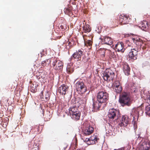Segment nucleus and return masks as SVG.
<instances>
[{
  "mask_svg": "<svg viewBox=\"0 0 150 150\" xmlns=\"http://www.w3.org/2000/svg\"><path fill=\"white\" fill-rule=\"evenodd\" d=\"M129 41L132 42V44L129 45V46L132 47V48L128 54L129 57L134 60H136L138 55V47L141 46L143 43L142 40L138 37L132 38Z\"/></svg>",
  "mask_w": 150,
  "mask_h": 150,
  "instance_id": "obj_1",
  "label": "nucleus"
},
{
  "mask_svg": "<svg viewBox=\"0 0 150 150\" xmlns=\"http://www.w3.org/2000/svg\"><path fill=\"white\" fill-rule=\"evenodd\" d=\"M108 94L105 91H99L97 94V99L98 103L93 102L92 105L93 109L95 110L99 109L102 103L106 102L108 99Z\"/></svg>",
  "mask_w": 150,
  "mask_h": 150,
  "instance_id": "obj_2",
  "label": "nucleus"
},
{
  "mask_svg": "<svg viewBox=\"0 0 150 150\" xmlns=\"http://www.w3.org/2000/svg\"><path fill=\"white\" fill-rule=\"evenodd\" d=\"M69 110L70 116L72 119L75 120L79 119L81 112L76 106L70 107Z\"/></svg>",
  "mask_w": 150,
  "mask_h": 150,
  "instance_id": "obj_3",
  "label": "nucleus"
},
{
  "mask_svg": "<svg viewBox=\"0 0 150 150\" xmlns=\"http://www.w3.org/2000/svg\"><path fill=\"white\" fill-rule=\"evenodd\" d=\"M119 102L122 106H129L131 104L129 95L127 93L125 92L123 93L120 95Z\"/></svg>",
  "mask_w": 150,
  "mask_h": 150,
  "instance_id": "obj_4",
  "label": "nucleus"
},
{
  "mask_svg": "<svg viewBox=\"0 0 150 150\" xmlns=\"http://www.w3.org/2000/svg\"><path fill=\"white\" fill-rule=\"evenodd\" d=\"M115 76L114 72L111 69H108L103 73L102 77L105 81H113Z\"/></svg>",
  "mask_w": 150,
  "mask_h": 150,
  "instance_id": "obj_5",
  "label": "nucleus"
},
{
  "mask_svg": "<svg viewBox=\"0 0 150 150\" xmlns=\"http://www.w3.org/2000/svg\"><path fill=\"white\" fill-rule=\"evenodd\" d=\"M75 88L79 93H83L86 91V88L82 82L78 81L75 84Z\"/></svg>",
  "mask_w": 150,
  "mask_h": 150,
  "instance_id": "obj_6",
  "label": "nucleus"
},
{
  "mask_svg": "<svg viewBox=\"0 0 150 150\" xmlns=\"http://www.w3.org/2000/svg\"><path fill=\"white\" fill-rule=\"evenodd\" d=\"M52 67L55 70L62 71V70L63 63L61 61L55 59L52 63Z\"/></svg>",
  "mask_w": 150,
  "mask_h": 150,
  "instance_id": "obj_7",
  "label": "nucleus"
},
{
  "mask_svg": "<svg viewBox=\"0 0 150 150\" xmlns=\"http://www.w3.org/2000/svg\"><path fill=\"white\" fill-rule=\"evenodd\" d=\"M130 18L128 15L122 14L119 16V22L121 25L128 23Z\"/></svg>",
  "mask_w": 150,
  "mask_h": 150,
  "instance_id": "obj_8",
  "label": "nucleus"
},
{
  "mask_svg": "<svg viewBox=\"0 0 150 150\" xmlns=\"http://www.w3.org/2000/svg\"><path fill=\"white\" fill-rule=\"evenodd\" d=\"M83 49L78 50H76L71 56V59L73 58L77 59V61H80L81 59V57L83 54Z\"/></svg>",
  "mask_w": 150,
  "mask_h": 150,
  "instance_id": "obj_9",
  "label": "nucleus"
},
{
  "mask_svg": "<svg viewBox=\"0 0 150 150\" xmlns=\"http://www.w3.org/2000/svg\"><path fill=\"white\" fill-rule=\"evenodd\" d=\"M150 148V142L147 140L144 141L139 146L140 150H149Z\"/></svg>",
  "mask_w": 150,
  "mask_h": 150,
  "instance_id": "obj_10",
  "label": "nucleus"
},
{
  "mask_svg": "<svg viewBox=\"0 0 150 150\" xmlns=\"http://www.w3.org/2000/svg\"><path fill=\"white\" fill-rule=\"evenodd\" d=\"M114 91L117 93H120L122 90V88L120 85V83L119 81H115L113 86Z\"/></svg>",
  "mask_w": 150,
  "mask_h": 150,
  "instance_id": "obj_11",
  "label": "nucleus"
},
{
  "mask_svg": "<svg viewBox=\"0 0 150 150\" xmlns=\"http://www.w3.org/2000/svg\"><path fill=\"white\" fill-rule=\"evenodd\" d=\"M129 123L128 117L127 116H123L120 120L119 125L121 127L126 126Z\"/></svg>",
  "mask_w": 150,
  "mask_h": 150,
  "instance_id": "obj_12",
  "label": "nucleus"
},
{
  "mask_svg": "<svg viewBox=\"0 0 150 150\" xmlns=\"http://www.w3.org/2000/svg\"><path fill=\"white\" fill-rule=\"evenodd\" d=\"M115 48L116 51L119 52H120L122 53L124 52L125 49L124 48V45L122 42H119L115 45Z\"/></svg>",
  "mask_w": 150,
  "mask_h": 150,
  "instance_id": "obj_13",
  "label": "nucleus"
},
{
  "mask_svg": "<svg viewBox=\"0 0 150 150\" xmlns=\"http://www.w3.org/2000/svg\"><path fill=\"white\" fill-rule=\"evenodd\" d=\"M117 111L114 109H111L109 110L108 116L110 119H113L116 116Z\"/></svg>",
  "mask_w": 150,
  "mask_h": 150,
  "instance_id": "obj_14",
  "label": "nucleus"
},
{
  "mask_svg": "<svg viewBox=\"0 0 150 150\" xmlns=\"http://www.w3.org/2000/svg\"><path fill=\"white\" fill-rule=\"evenodd\" d=\"M102 42L104 44L111 45L113 43L112 40L110 37L108 36L104 37L103 38H101Z\"/></svg>",
  "mask_w": 150,
  "mask_h": 150,
  "instance_id": "obj_15",
  "label": "nucleus"
},
{
  "mask_svg": "<svg viewBox=\"0 0 150 150\" xmlns=\"http://www.w3.org/2000/svg\"><path fill=\"white\" fill-rule=\"evenodd\" d=\"M122 68L123 72L125 75L128 76L130 74V68L127 63H123Z\"/></svg>",
  "mask_w": 150,
  "mask_h": 150,
  "instance_id": "obj_16",
  "label": "nucleus"
},
{
  "mask_svg": "<svg viewBox=\"0 0 150 150\" xmlns=\"http://www.w3.org/2000/svg\"><path fill=\"white\" fill-rule=\"evenodd\" d=\"M68 87L67 85H63L61 86L58 88V92L61 94L65 95L67 91Z\"/></svg>",
  "mask_w": 150,
  "mask_h": 150,
  "instance_id": "obj_17",
  "label": "nucleus"
},
{
  "mask_svg": "<svg viewBox=\"0 0 150 150\" xmlns=\"http://www.w3.org/2000/svg\"><path fill=\"white\" fill-rule=\"evenodd\" d=\"M39 144L38 143V141L37 140L34 141L33 143H32V144H29L28 147L32 149H35L34 150H40L39 148Z\"/></svg>",
  "mask_w": 150,
  "mask_h": 150,
  "instance_id": "obj_18",
  "label": "nucleus"
},
{
  "mask_svg": "<svg viewBox=\"0 0 150 150\" xmlns=\"http://www.w3.org/2000/svg\"><path fill=\"white\" fill-rule=\"evenodd\" d=\"M94 130V129L93 127L89 126L87 127L83 131V132L85 135H89L92 133Z\"/></svg>",
  "mask_w": 150,
  "mask_h": 150,
  "instance_id": "obj_19",
  "label": "nucleus"
},
{
  "mask_svg": "<svg viewBox=\"0 0 150 150\" xmlns=\"http://www.w3.org/2000/svg\"><path fill=\"white\" fill-rule=\"evenodd\" d=\"M74 71V67L71 64H68L67 67L66 71L69 74H72Z\"/></svg>",
  "mask_w": 150,
  "mask_h": 150,
  "instance_id": "obj_20",
  "label": "nucleus"
},
{
  "mask_svg": "<svg viewBox=\"0 0 150 150\" xmlns=\"http://www.w3.org/2000/svg\"><path fill=\"white\" fill-rule=\"evenodd\" d=\"M42 95L40 96L42 100L45 101H46L49 100L50 99V96L48 92H46L45 94H43V92H41Z\"/></svg>",
  "mask_w": 150,
  "mask_h": 150,
  "instance_id": "obj_21",
  "label": "nucleus"
},
{
  "mask_svg": "<svg viewBox=\"0 0 150 150\" xmlns=\"http://www.w3.org/2000/svg\"><path fill=\"white\" fill-rule=\"evenodd\" d=\"M38 86V85L35 82H33V83L31 84L30 86V89L31 92L33 93H35L37 91V87Z\"/></svg>",
  "mask_w": 150,
  "mask_h": 150,
  "instance_id": "obj_22",
  "label": "nucleus"
},
{
  "mask_svg": "<svg viewBox=\"0 0 150 150\" xmlns=\"http://www.w3.org/2000/svg\"><path fill=\"white\" fill-rule=\"evenodd\" d=\"M91 30L90 26L88 24H85L83 27V31L84 33H89Z\"/></svg>",
  "mask_w": 150,
  "mask_h": 150,
  "instance_id": "obj_23",
  "label": "nucleus"
},
{
  "mask_svg": "<svg viewBox=\"0 0 150 150\" xmlns=\"http://www.w3.org/2000/svg\"><path fill=\"white\" fill-rule=\"evenodd\" d=\"M51 60L50 59H48L42 61L41 65L43 67H48L49 64H50Z\"/></svg>",
  "mask_w": 150,
  "mask_h": 150,
  "instance_id": "obj_24",
  "label": "nucleus"
},
{
  "mask_svg": "<svg viewBox=\"0 0 150 150\" xmlns=\"http://www.w3.org/2000/svg\"><path fill=\"white\" fill-rule=\"evenodd\" d=\"M149 25V23L146 21H144L142 22L140 26L141 27L142 29L144 30L145 29L147 28Z\"/></svg>",
  "mask_w": 150,
  "mask_h": 150,
  "instance_id": "obj_25",
  "label": "nucleus"
},
{
  "mask_svg": "<svg viewBox=\"0 0 150 150\" xmlns=\"http://www.w3.org/2000/svg\"><path fill=\"white\" fill-rule=\"evenodd\" d=\"M150 105V96L149 95L147 96L146 98L145 99V103H142L141 106H143L144 105L146 106V105Z\"/></svg>",
  "mask_w": 150,
  "mask_h": 150,
  "instance_id": "obj_26",
  "label": "nucleus"
},
{
  "mask_svg": "<svg viewBox=\"0 0 150 150\" xmlns=\"http://www.w3.org/2000/svg\"><path fill=\"white\" fill-rule=\"evenodd\" d=\"M108 50L109 53V57L110 59H111L115 57L116 56L114 52H113L109 50Z\"/></svg>",
  "mask_w": 150,
  "mask_h": 150,
  "instance_id": "obj_27",
  "label": "nucleus"
},
{
  "mask_svg": "<svg viewBox=\"0 0 150 150\" xmlns=\"http://www.w3.org/2000/svg\"><path fill=\"white\" fill-rule=\"evenodd\" d=\"M145 111L146 114L148 115H150V105H146Z\"/></svg>",
  "mask_w": 150,
  "mask_h": 150,
  "instance_id": "obj_28",
  "label": "nucleus"
},
{
  "mask_svg": "<svg viewBox=\"0 0 150 150\" xmlns=\"http://www.w3.org/2000/svg\"><path fill=\"white\" fill-rule=\"evenodd\" d=\"M67 28L66 24L63 23L60 26V28H61L62 30L67 29Z\"/></svg>",
  "mask_w": 150,
  "mask_h": 150,
  "instance_id": "obj_29",
  "label": "nucleus"
},
{
  "mask_svg": "<svg viewBox=\"0 0 150 150\" xmlns=\"http://www.w3.org/2000/svg\"><path fill=\"white\" fill-rule=\"evenodd\" d=\"M92 44V42L91 40H87L85 43V45L87 46H91Z\"/></svg>",
  "mask_w": 150,
  "mask_h": 150,
  "instance_id": "obj_30",
  "label": "nucleus"
},
{
  "mask_svg": "<svg viewBox=\"0 0 150 150\" xmlns=\"http://www.w3.org/2000/svg\"><path fill=\"white\" fill-rule=\"evenodd\" d=\"M90 140L91 139H95V141H98L99 139L97 137V136L95 135H93L89 138Z\"/></svg>",
  "mask_w": 150,
  "mask_h": 150,
  "instance_id": "obj_31",
  "label": "nucleus"
},
{
  "mask_svg": "<svg viewBox=\"0 0 150 150\" xmlns=\"http://www.w3.org/2000/svg\"><path fill=\"white\" fill-rule=\"evenodd\" d=\"M87 99L86 97L82 98L81 99L80 104H85L86 102Z\"/></svg>",
  "mask_w": 150,
  "mask_h": 150,
  "instance_id": "obj_32",
  "label": "nucleus"
},
{
  "mask_svg": "<svg viewBox=\"0 0 150 150\" xmlns=\"http://www.w3.org/2000/svg\"><path fill=\"white\" fill-rule=\"evenodd\" d=\"M64 12L65 13L68 14V15H69L70 14V10L68 8H65V9H64Z\"/></svg>",
  "mask_w": 150,
  "mask_h": 150,
  "instance_id": "obj_33",
  "label": "nucleus"
},
{
  "mask_svg": "<svg viewBox=\"0 0 150 150\" xmlns=\"http://www.w3.org/2000/svg\"><path fill=\"white\" fill-rule=\"evenodd\" d=\"M85 142H86L87 143V144L88 145L91 144V143H91V142L90 141L89 138H86L85 139Z\"/></svg>",
  "mask_w": 150,
  "mask_h": 150,
  "instance_id": "obj_34",
  "label": "nucleus"
},
{
  "mask_svg": "<svg viewBox=\"0 0 150 150\" xmlns=\"http://www.w3.org/2000/svg\"><path fill=\"white\" fill-rule=\"evenodd\" d=\"M90 141L91 144H95L98 142V141H95V140L93 139H91Z\"/></svg>",
  "mask_w": 150,
  "mask_h": 150,
  "instance_id": "obj_35",
  "label": "nucleus"
},
{
  "mask_svg": "<svg viewBox=\"0 0 150 150\" xmlns=\"http://www.w3.org/2000/svg\"><path fill=\"white\" fill-rule=\"evenodd\" d=\"M28 129L27 126H25L24 128V131L25 133H28L29 132H30V129H29L28 131H26V129Z\"/></svg>",
  "mask_w": 150,
  "mask_h": 150,
  "instance_id": "obj_36",
  "label": "nucleus"
},
{
  "mask_svg": "<svg viewBox=\"0 0 150 150\" xmlns=\"http://www.w3.org/2000/svg\"><path fill=\"white\" fill-rule=\"evenodd\" d=\"M140 110L142 112H143L142 110V107H139L137 108V110Z\"/></svg>",
  "mask_w": 150,
  "mask_h": 150,
  "instance_id": "obj_37",
  "label": "nucleus"
},
{
  "mask_svg": "<svg viewBox=\"0 0 150 150\" xmlns=\"http://www.w3.org/2000/svg\"><path fill=\"white\" fill-rule=\"evenodd\" d=\"M132 123L134 124V126H135V124L136 123V122L135 121H132Z\"/></svg>",
  "mask_w": 150,
  "mask_h": 150,
  "instance_id": "obj_38",
  "label": "nucleus"
},
{
  "mask_svg": "<svg viewBox=\"0 0 150 150\" xmlns=\"http://www.w3.org/2000/svg\"><path fill=\"white\" fill-rule=\"evenodd\" d=\"M67 44L68 45H69L71 44V43L70 42L68 41L67 42Z\"/></svg>",
  "mask_w": 150,
  "mask_h": 150,
  "instance_id": "obj_39",
  "label": "nucleus"
},
{
  "mask_svg": "<svg viewBox=\"0 0 150 150\" xmlns=\"http://www.w3.org/2000/svg\"><path fill=\"white\" fill-rule=\"evenodd\" d=\"M103 52V57H104L105 56V52L104 51Z\"/></svg>",
  "mask_w": 150,
  "mask_h": 150,
  "instance_id": "obj_40",
  "label": "nucleus"
},
{
  "mask_svg": "<svg viewBox=\"0 0 150 150\" xmlns=\"http://www.w3.org/2000/svg\"><path fill=\"white\" fill-rule=\"evenodd\" d=\"M66 148H67L66 147H64V149L65 150Z\"/></svg>",
  "mask_w": 150,
  "mask_h": 150,
  "instance_id": "obj_41",
  "label": "nucleus"
},
{
  "mask_svg": "<svg viewBox=\"0 0 150 150\" xmlns=\"http://www.w3.org/2000/svg\"><path fill=\"white\" fill-rule=\"evenodd\" d=\"M137 112H138V113H139V111H137Z\"/></svg>",
  "mask_w": 150,
  "mask_h": 150,
  "instance_id": "obj_42",
  "label": "nucleus"
}]
</instances>
